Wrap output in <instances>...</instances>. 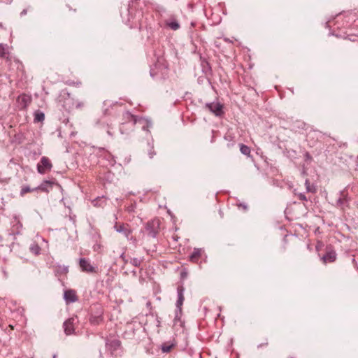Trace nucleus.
<instances>
[{
  "instance_id": "obj_20",
  "label": "nucleus",
  "mask_w": 358,
  "mask_h": 358,
  "mask_svg": "<svg viewBox=\"0 0 358 358\" xmlns=\"http://www.w3.org/2000/svg\"><path fill=\"white\" fill-rule=\"evenodd\" d=\"M45 119V114L40 111V110H37L36 112H35L34 113V122H43Z\"/></svg>"
},
{
  "instance_id": "obj_18",
  "label": "nucleus",
  "mask_w": 358,
  "mask_h": 358,
  "mask_svg": "<svg viewBox=\"0 0 358 358\" xmlns=\"http://www.w3.org/2000/svg\"><path fill=\"white\" fill-rule=\"evenodd\" d=\"M55 271L57 275L66 274L69 272V266L64 265H57L55 267Z\"/></svg>"
},
{
  "instance_id": "obj_39",
  "label": "nucleus",
  "mask_w": 358,
  "mask_h": 358,
  "mask_svg": "<svg viewBox=\"0 0 358 358\" xmlns=\"http://www.w3.org/2000/svg\"><path fill=\"white\" fill-rule=\"evenodd\" d=\"M306 158H310V156L309 153H308V152L306 154Z\"/></svg>"
},
{
  "instance_id": "obj_41",
  "label": "nucleus",
  "mask_w": 358,
  "mask_h": 358,
  "mask_svg": "<svg viewBox=\"0 0 358 358\" xmlns=\"http://www.w3.org/2000/svg\"><path fill=\"white\" fill-rule=\"evenodd\" d=\"M53 358H57V355H54Z\"/></svg>"
},
{
  "instance_id": "obj_31",
  "label": "nucleus",
  "mask_w": 358,
  "mask_h": 358,
  "mask_svg": "<svg viewBox=\"0 0 358 358\" xmlns=\"http://www.w3.org/2000/svg\"><path fill=\"white\" fill-rule=\"evenodd\" d=\"M31 191V189H30L29 187H28V186L23 187L21 189V194H24Z\"/></svg>"
},
{
  "instance_id": "obj_11",
  "label": "nucleus",
  "mask_w": 358,
  "mask_h": 358,
  "mask_svg": "<svg viewBox=\"0 0 358 358\" xmlns=\"http://www.w3.org/2000/svg\"><path fill=\"white\" fill-rule=\"evenodd\" d=\"M97 125H99L102 129H107V133L108 135L112 136L109 129L112 124V121L109 119H107L106 117H103L99 120H98L96 122Z\"/></svg>"
},
{
  "instance_id": "obj_12",
  "label": "nucleus",
  "mask_w": 358,
  "mask_h": 358,
  "mask_svg": "<svg viewBox=\"0 0 358 358\" xmlns=\"http://www.w3.org/2000/svg\"><path fill=\"white\" fill-rule=\"evenodd\" d=\"M185 288L182 285L177 287L178 300L176 303V308H182L185 297H184Z\"/></svg>"
},
{
  "instance_id": "obj_16",
  "label": "nucleus",
  "mask_w": 358,
  "mask_h": 358,
  "mask_svg": "<svg viewBox=\"0 0 358 358\" xmlns=\"http://www.w3.org/2000/svg\"><path fill=\"white\" fill-rule=\"evenodd\" d=\"M52 182L45 180L39 186L35 188V189H39L45 192H49L50 189H52Z\"/></svg>"
},
{
  "instance_id": "obj_21",
  "label": "nucleus",
  "mask_w": 358,
  "mask_h": 358,
  "mask_svg": "<svg viewBox=\"0 0 358 358\" xmlns=\"http://www.w3.org/2000/svg\"><path fill=\"white\" fill-rule=\"evenodd\" d=\"M306 189L308 192L315 193L316 192V187L313 185H310L309 179H306L305 181Z\"/></svg>"
},
{
  "instance_id": "obj_34",
  "label": "nucleus",
  "mask_w": 358,
  "mask_h": 358,
  "mask_svg": "<svg viewBox=\"0 0 358 358\" xmlns=\"http://www.w3.org/2000/svg\"><path fill=\"white\" fill-rule=\"evenodd\" d=\"M97 357L98 358H103V353L101 352V350L100 348H97Z\"/></svg>"
},
{
  "instance_id": "obj_6",
  "label": "nucleus",
  "mask_w": 358,
  "mask_h": 358,
  "mask_svg": "<svg viewBox=\"0 0 358 358\" xmlns=\"http://www.w3.org/2000/svg\"><path fill=\"white\" fill-rule=\"evenodd\" d=\"M121 346V342L119 340H106V350L110 352L112 357L115 356V352L120 349Z\"/></svg>"
},
{
  "instance_id": "obj_40",
  "label": "nucleus",
  "mask_w": 358,
  "mask_h": 358,
  "mask_svg": "<svg viewBox=\"0 0 358 358\" xmlns=\"http://www.w3.org/2000/svg\"><path fill=\"white\" fill-rule=\"evenodd\" d=\"M233 145H234V143H228V144H227V146L229 148V147L232 146Z\"/></svg>"
},
{
  "instance_id": "obj_23",
  "label": "nucleus",
  "mask_w": 358,
  "mask_h": 358,
  "mask_svg": "<svg viewBox=\"0 0 358 358\" xmlns=\"http://www.w3.org/2000/svg\"><path fill=\"white\" fill-rule=\"evenodd\" d=\"M240 151L243 155L246 156H250L251 152L250 147L244 144H240Z\"/></svg>"
},
{
  "instance_id": "obj_27",
  "label": "nucleus",
  "mask_w": 358,
  "mask_h": 358,
  "mask_svg": "<svg viewBox=\"0 0 358 358\" xmlns=\"http://www.w3.org/2000/svg\"><path fill=\"white\" fill-rule=\"evenodd\" d=\"M173 346H174L173 344L164 343L162 345L161 349L164 353H167L171 351V350L173 348Z\"/></svg>"
},
{
  "instance_id": "obj_17",
  "label": "nucleus",
  "mask_w": 358,
  "mask_h": 358,
  "mask_svg": "<svg viewBox=\"0 0 358 358\" xmlns=\"http://www.w3.org/2000/svg\"><path fill=\"white\" fill-rule=\"evenodd\" d=\"M201 252H202L201 249H200V248H194L193 252L189 256L190 261L192 262H197L198 259H199V257L201 255Z\"/></svg>"
},
{
  "instance_id": "obj_26",
  "label": "nucleus",
  "mask_w": 358,
  "mask_h": 358,
  "mask_svg": "<svg viewBox=\"0 0 358 358\" xmlns=\"http://www.w3.org/2000/svg\"><path fill=\"white\" fill-rule=\"evenodd\" d=\"M19 99H20L22 103H23V107H26L31 101L30 97L25 94H23L21 96H20Z\"/></svg>"
},
{
  "instance_id": "obj_8",
  "label": "nucleus",
  "mask_w": 358,
  "mask_h": 358,
  "mask_svg": "<svg viewBox=\"0 0 358 358\" xmlns=\"http://www.w3.org/2000/svg\"><path fill=\"white\" fill-rule=\"evenodd\" d=\"M349 199L348 197V193L344 189L339 192V197L337 199L336 202V206L343 209L345 207L348 206Z\"/></svg>"
},
{
  "instance_id": "obj_25",
  "label": "nucleus",
  "mask_w": 358,
  "mask_h": 358,
  "mask_svg": "<svg viewBox=\"0 0 358 358\" xmlns=\"http://www.w3.org/2000/svg\"><path fill=\"white\" fill-rule=\"evenodd\" d=\"M7 55V45L0 43V57L5 58Z\"/></svg>"
},
{
  "instance_id": "obj_9",
  "label": "nucleus",
  "mask_w": 358,
  "mask_h": 358,
  "mask_svg": "<svg viewBox=\"0 0 358 358\" xmlns=\"http://www.w3.org/2000/svg\"><path fill=\"white\" fill-rule=\"evenodd\" d=\"M79 264L82 271L87 273L95 272L94 267L91 264L90 262L85 258H80L79 259Z\"/></svg>"
},
{
  "instance_id": "obj_38",
  "label": "nucleus",
  "mask_w": 358,
  "mask_h": 358,
  "mask_svg": "<svg viewBox=\"0 0 358 358\" xmlns=\"http://www.w3.org/2000/svg\"><path fill=\"white\" fill-rule=\"evenodd\" d=\"M3 272L5 277H7L8 276L7 272L4 269H3Z\"/></svg>"
},
{
  "instance_id": "obj_1",
  "label": "nucleus",
  "mask_w": 358,
  "mask_h": 358,
  "mask_svg": "<svg viewBox=\"0 0 358 358\" xmlns=\"http://www.w3.org/2000/svg\"><path fill=\"white\" fill-rule=\"evenodd\" d=\"M124 122L121 124L120 131L122 134H127V129L125 128L128 126V129L133 130L135 125L139 126L142 130L149 131V129L152 127V122L143 117H139L132 115L130 112L127 111L123 113Z\"/></svg>"
},
{
  "instance_id": "obj_10",
  "label": "nucleus",
  "mask_w": 358,
  "mask_h": 358,
  "mask_svg": "<svg viewBox=\"0 0 358 358\" xmlns=\"http://www.w3.org/2000/svg\"><path fill=\"white\" fill-rule=\"evenodd\" d=\"M114 229L117 232L122 234L127 239L129 238L131 230L129 228V225L127 224H118L116 223L114 226Z\"/></svg>"
},
{
  "instance_id": "obj_4",
  "label": "nucleus",
  "mask_w": 358,
  "mask_h": 358,
  "mask_svg": "<svg viewBox=\"0 0 358 358\" xmlns=\"http://www.w3.org/2000/svg\"><path fill=\"white\" fill-rule=\"evenodd\" d=\"M78 322V319L76 316L72 317L66 320L63 324L65 334L66 335L73 334L74 333V330H75L74 326Z\"/></svg>"
},
{
  "instance_id": "obj_2",
  "label": "nucleus",
  "mask_w": 358,
  "mask_h": 358,
  "mask_svg": "<svg viewBox=\"0 0 358 358\" xmlns=\"http://www.w3.org/2000/svg\"><path fill=\"white\" fill-rule=\"evenodd\" d=\"M145 229L148 235L152 238H156L159 229V220H152L145 224Z\"/></svg>"
},
{
  "instance_id": "obj_3",
  "label": "nucleus",
  "mask_w": 358,
  "mask_h": 358,
  "mask_svg": "<svg viewBox=\"0 0 358 358\" xmlns=\"http://www.w3.org/2000/svg\"><path fill=\"white\" fill-rule=\"evenodd\" d=\"M336 257L337 254L332 246L327 245L325 248V252L324 255L321 257L320 259L324 264H327L334 262L336 259Z\"/></svg>"
},
{
  "instance_id": "obj_24",
  "label": "nucleus",
  "mask_w": 358,
  "mask_h": 358,
  "mask_svg": "<svg viewBox=\"0 0 358 358\" xmlns=\"http://www.w3.org/2000/svg\"><path fill=\"white\" fill-rule=\"evenodd\" d=\"M148 146L149 148L148 155L150 159H152L156 155V152L154 150L153 143H148Z\"/></svg>"
},
{
  "instance_id": "obj_13",
  "label": "nucleus",
  "mask_w": 358,
  "mask_h": 358,
  "mask_svg": "<svg viewBox=\"0 0 358 358\" xmlns=\"http://www.w3.org/2000/svg\"><path fill=\"white\" fill-rule=\"evenodd\" d=\"M64 298L66 303H73L77 301L76 292L73 289H69L65 291Z\"/></svg>"
},
{
  "instance_id": "obj_5",
  "label": "nucleus",
  "mask_w": 358,
  "mask_h": 358,
  "mask_svg": "<svg viewBox=\"0 0 358 358\" xmlns=\"http://www.w3.org/2000/svg\"><path fill=\"white\" fill-rule=\"evenodd\" d=\"M205 107L216 116H221L224 113L223 104L219 102L206 103Z\"/></svg>"
},
{
  "instance_id": "obj_36",
  "label": "nucleus",
  "mask_w": 358,
  "mask_h": 358,
  "mask_svg": "<svg viewBox=\"0 0 358 358\" xmlns=\"http://www.w3.org/2000/svg\"><path fill=\"white\" fill-rule=\"evenodd\" d=\"M84 106V103L83 102L78 103L76 106V108H81Z\"/></svg>"
},
{
  "instance_id": "obj_22",
  "label": "nucleus",
  "mask_w": 358,
  "mask_h": 358,
  "mask_svg": "<svg viewBox=\"0 0 358 358\" xmlns=\"http://www.w3.org/2000/svg\"><path fill=\"white\" fill-rule=\"evenodd\" d=\"M30 251L35 255H38L41 252V248L37 243H33L30 245Z\"/></svg>"
},
{
  "instance_id": "obj_7",
  "label": "nucleus",
  "mask_w": 358,
  "mask_h": 358,
  "mask_svg": "<svg viewBox=\"0 0 358 358\" xmlns=\"http://www.w3.org/2000/svg\"><path fill=\"white\" fill-rule=\"evenodd\" d=\"M52 166V164L49 159L46 157H43L37 165V170L38 173L43 174L45 173L46 171L50 170Z\"/></svg>"
},
{
  "instance_id": "obj_33",
  "label": "nucleus",
  "mask_w": 358,
  "mask_h": 358,
  "mask_svg": "<svg viewBox=\"0 0 358 358\" xmlns=\"http://www.w3.org/2000/svg\"><path fill=\"white\" fill-rule=\"evenodd\" d=\"M238 206L239 208H242L245 211H246L248 210V206L245 203H241L238 204Z\"/></svg>"
},
{
  "instance_id": "obj_15",
  "label": "nucleus",
  "mask_w": 358,
  "mask_h": 358,
  "mask_svg": "<svg viewBox=\"0 0 358 358\" xmlns=\"http://www.w3.org/2000/svg\"><path fill=\"white\" fill-rule=\"evenodd\" d=\"M182 308H176L175 313V317L173 320V326L176 327L179 325L180 327L183 326V322L181 320Z\"/></svg>"
},
{
  "instance_id": "obj_28",
  "label": "nucleus",
  "mask_w": 358,
  "mask_h": 358,
  "mask_svg": "<svg viewBox=\"0 0 358 358\" xmlns=\"http://www.w3.org/2000/svg\"><path fill=\"white\" fill-rule=\"evenodd\" d=\"M167 25L173 30H178L180 28V24L176 20L167 22Z\"/></svg>"
},
{
  "instance_id": "obj_37",
  "label": "nucleus",
  "mask_w": 358,
  "mask_h": 358,
  "mask_svg": "<svg viewBox=\"0 0 358 358\" xmlns=\"http://www.w3.org/2000/svg\"><path fill=\"white\" fill-rule=\"evenodd\" d=\"M150 76H151L152 78H154V77H155V74L153 73V71H150Z\"/></svg>"
},
{
  "instance_id": "obj_29",
  "label": "nucleus",
  "mask_w": 358,
  "mask_h": 358,
  "mask_svg": "<svg viewBox=\"0 0 358 358\" xmlns=\"http://www.w3.org/2000/svg\"><path fill=\"white\" fill-rule=\"evenodd\" d=\"M130 263L133 266H134L136 267H138L141 265V261L138 258H133L131 259Z\"/></svg>"
},
{
  "instance_id": "obj_19",
  "label": "nucleus",
  "mask_w": 358,
  "mask_h": 358,
  "mask_svg": "<svg viewBox=\"0 0 358 358\" xmlns=\"http://www.w3.org/2000/svg\"><path fill=\"white\" fill-rule=\"evenodd\" d=\"M102 320L103 317L101 314L99 315H91L90 318V323L94 325L99 324Z\"/></svg>"
},
{
  "instance_id": "obj_30",
  "label": "nucleus",
  "mask_w": 358,
  "mask_h": 358,
  "mask_svg": "<svg viewBox=\"0 0 358 358\" xmlns=\"http://www.w3.org/2000/svg\"><path fill=\"white\" fill-rule=\"evenodd\" d=\"M297 196L301 201H306L308 200L304 193H299L297 194Z\"/></svg>"
},
{
  "instance_id": "obj_42",
  "label": "nucleus",
  "mask_w": 358,
  "mask_h": 358,
  "mask_svg": "<svg viewBox=\"0 0 358 358\" xmlns=\"http://www.w3.org/2000/svg\"><path fill=\"white\" fill-rule=\"evenodd\" d=\"M291 358H292V357H291Z\"/></svg>"
},
{
  "instance_id": "obj_32",
  "label": "nucleus",
  "mask_w": 358,
  "mask_h": 358,
  "mask_svg": "<svg viewBox=\"0 0 358 358\" xmlns=\"http://www.w3.org/2000/svg\"><path fill=\"white\" fill-rule=\"evenodd\" d=\"M234 137L231 134H226L224 136V139L226 141H228L229 142H231V141L234 142Z\"/></svg>"
},
{
  "instance_id": "obj_35",
  "label": "nucleus",
  "mask_w": 358,
  "mask_h": 358,
  "mask_svg": "<svg viewBox=\"0 0 358 358\" xmlns=\"http://www.w3.org/2000/svg\"><path fill=\"white\" fill-rule=\"evenodd\" d=\"M27 13V9H23V10H22V12L20 13V15H21V16H24V15H25Z\"/></svg>"
},
{
  "instance_id": "obj_14",
  "label": "nucleus",
  "mask_w": 358,
  "mask_h": 358,
  "mask_svg": "<svg viewBox=\"0 0 358 358\" xmlns=\"http://www.w3.org/2000/svg\"><path fill=\"white\" fill-rule=\"evenodd\" d=\"M200 61H201V66L202 69V71L206 74L211 73V67L208 62L203 57L200 55Z\"/></svg>"
}]
</instances>
